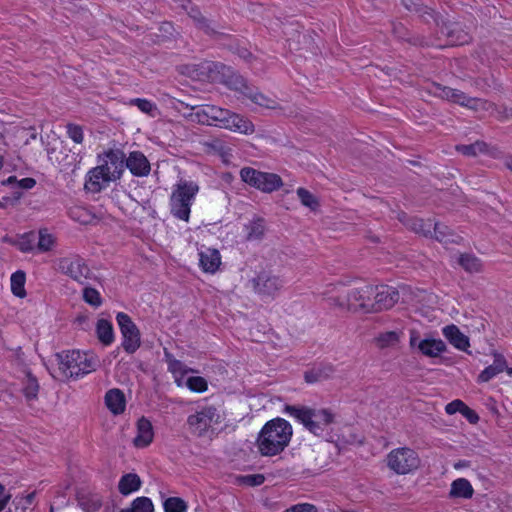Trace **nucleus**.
I'll use <instances>...</instances> for the list:
<instances>
[{
  "label": "nucleus",
  "instance_id": "774afa93",
  "mask_svg": "<svg viewBox=\"0 0 512 512\" xmlns=\"http://www.w3.org/2000/svg\"><path fill=\"white\" fill-rule=\"evenodd\" d=\"M506 165L510 170H512V161H508Z\"/></svg>",
  "mask_w": 512,
  "mask_h": 512
},
{
  "label": "nucleus",
  "instance_id": "ea45409f",
  "mask_svg": "<svg viewBox=\"0 0 512 512\" xmlns=\"http://www.w3.org/2000/svg\"><path fill=\"white\" fill-rule=\"evenodd\" d=\"M456 150L466 156H477L478 154L487 152V144L477 141L470 145H458Z\"/></svg>",
  "mask_w": 512,
  "mask_h": 512
},
{
  "label": "nucleus",
  "instance_id": "f704fd0d",
  "mask_svg": "<svg viewBox=\"0 0 512 512\" xmlns=\"http://www.w3.org/2000/svg\"><path fill=\"white\" fill-rule=\"evenodd\" d=\"M25 281L26 276L23 271H16L11 276V291L12 293L20 298L25 297L26 291H25Z\"/></svg>",
  "mask_w": 512,
  "mask_h": 512
},
{
  "label": "nucleus",
  "instance_id": "bb28decb",
  "mask_svg": "<svg viewBox=\"0 0 512 512\" xmlns=\"http://www.w3.org/2000/svg\"><path fill=\"white\" fill-rule=\"evenodd\" d=\"M142 481L136 473H127L121 476L118 482V491L123 496L138 491L141 488Z\"/></svg>",
  "mask_w": 512,
  "mask_h": 512
},
{
  "label": "nucleus",
  "instance_id": "423d86ee",
  "mask_svg": "<svg viewBox=\"0 0 512 512\" xmlns=\"http://www.w3.org/2000/svg\"><path fill=\"white\" fill-rule=\"evenodd\" d=\"M375 292L374 286L365 285L360 288H353L346 294L332 298V303L342 309L352 312L371 313L372 303H366V298Z\"/></svg>",
  "mask_w": 512,
  "mask_h": 512
},
{
  "label": "nucleus",
  "instance_id": "412c9836",
  "mask_svg": "<svg viewBox=\"0 0 512 512\" xmlns=\"http://www.w3.org/2000/svg\"><path fill=\"white\" fill-rule=\"evenodd\" d=\"M442 334L458 350L467 351L470 347L469 338L454 324L443 327Z\"/></svg>",
  "mask_w": 512,
  "mask_h": 512
},
{
  "label": "nucleus",
  "instance_id": "f03ea898",
  "mask_svg": "<svg viewBox=\"0 0 512 512\" xmlns=\"http://www.w3.org/2000/svg\"><path fill=\"white\" fill-rule=\"evenodd\" d=\"M206 69L210 72L219 71V69L223 70L224 79H220L214 75L209 76L210 79L212 81H223L228 87L241 92L246 98L250 99L256 105L268 109H276L278 107V103L275 99L262 94L256 88L248 86L242 76L233 73L223 64L209 63Z\"/></svg>",
  "mask_w": 512,
  "mask_h": 512
},
{
  "label": "nucleus",
  "instance_id": "69168bd1",
  "mask_svg": "<svg viewBox=\"0 0 512 512\" xmlns=\"http://www.w3.org/2000/svg\"><path fill=\"white\" fill-rule=\"evenodd\" d=\"M4 491H5V487H4V485H2L0 483V496H2L4 494Z\"/></svg>",
  "mask_w": 512,
  "mask_h": 512
},
{
  "label": "nucleus",
  "instance_id": "864d4df0",
  "mask_svg": "<svg viewBox=\"0 0 512 512\" xmlns=\"http://www.w3.org/2000/svg\"><path fill=\"white\" fill-rule=\"evenodd\" d=\"M464 405H465V403L459 399L453 400L452 402H450L446 405L445 411L449 415H453L457 412L461 413Z\"/></svg>",
  "mask_w": 512,
  "mask_h": 512
},
{
  "label": "nucleus",
  "instance_id": "3c124183",
  "mask_svg": "<svg viewBox=\"0 0 512 512\" xmlns=\"http://www.w3.org/2000/svg\"><path fill=\"white\" fill-rule=\"evenodd\" d=\"M35 493H29L26 496L16 497L14 500V505L16 510H21L24 512L34 501Z\"/></svg>",
  "mask_w": 512,
  "mask_h": 512
},
{
  "label": "nucleus",
  "instance_id": "4c0bfd02",
  "mask_svg": "<svg viewBox=\"0 0 512 512\" xmlns=\"http://www.w3.org/2000/svg\"><path fill=\"white\" fill-rule=\"evenodd\" d=\"M459 264L469 273H478L482 270L481 261L474 255H461L459 258Z\"/></svg>",
  "mask_w": 512,
  "mask_h": 512
},
{
  "label": "nucleus",
  "instance_id": "2eb2a0df",
  "mask_svg": "<svg viewBox=\"0 0 512 512\" xmlns=\"http://www.w3.org/2000/svg\"><path fill=\"white\" fill-rule=\"evenodd\" d=\"M125 154L119 149H110L100 156V166L113 178L115 181L119 179L124 171Z\"/></svg>",
  "mask_w": 512,
  "mask_h": 512
},
{
  "label": "nucleus",
  "instance_id": "6e6d98bb",
  "mask_svg": "<svg viewBox=\"0 0 512 512\" xmlns=\"http://www.w3.org/2000/svg\"><path fill=\"white\" fill-rule=\"evenodd\" d=\"M17 247L22 252L32 251L34 248L33 241L29 239V235L22 236L17 242Z\"/></svg>",
  "mask_w": 512,
  "mask_h": 512
},
{
  "label": "nucleus",
  "instance_id": "a19ab883",
  "mask_svg": "<svg viewBox=\"0 0 512 512\" xmlns=\"http://www.w3.org/2000/svg\"><path fill=\"white\" fill-rule=\"evenodd\" d=\"M375 341L379 348L393 347L399 342V334L395 331H386L379 334Z\"/></svg>",
  "mask_w": 512,
  "mask_h": 512
},
{
  "label": "nucleus",
  "instance_id": "9b49d317",
  "mask_svg": "<svg viewBox=\"0 0 512 512\" xmlns=\"http://www.w3.org/2000/svg\"><path fill=\"white\" fill-rule=\"evenodd\" d=\"M58 269L61 273L79 283H84L90 276L89 267L79 256L61 258L58 262Z\"/></svg>",
  "mask_w": 512,
  "mask_h": 512
},
{
  "label": "nucleus",
  "instance_id": "c9c22d12",
  "mask_svg": "<svg viewBox=\"0 0 512 512\" xmlns=\"http://www.w3.org/2000/svg\"><path fill=\"white\" fill-rule=\"evenodd\" d=\"M332 366L317 367L305 373V380L308 383H314L329 378L333 373Z\"/></svg>",
  "mask_w": 512,
  "mask_h": 512
},
{
  "label": "nucleus",
  "instance_id": "c85d7f7f",
  "mask_svg": "<svg viewBox=\"0 0 512 512\" xmlns=\"http://www.w3.org/2000/svg\"><path fill=\"white\" fill-rule=\"evenodd\" d=\"M96 334L98 340L105 346L114 341V331L112 323L106 319H99L96 324Z\"/></svg>",
  "mask_w": 512,
  "mask_h": 512
},
{
  "label": "nucleus",
  "instance_id": "393cba45",
  "mask_svg": "<svg viewBox=\"0 0 512 512\" xmlns=\"http://www.w3.org/2000/svg\"><path fill=\"white\" fill-rule=\"evenodd\" d=\"M507 371L509 375H512V368H508L506 360L501 355H496L493 364L486 367L478 376L479 382H488L499 373Z\"/></svg>",
  "mask_w": 512,
  "mask_h": 512
},
{
  "label": "nucleus",
  "instance_id": "de8ad7c7",
  "mask_svg": "<svg viewBox=\"0 0 512 512\" xmlns=\"http://www.w3.org/2000/svg\"><path fill=\"white\" fill-rule=\"evenodd\" d=\"M297 195H298V198L300 199L302 205L310 208L313 211L318 208L319 202H318L317 198L307 189L298 188Z\"/></svg>",
  "mask_w": 512,
  "mask_h": 512
},
{
  "label": "nucleus",
  "instance_id": "72a5a7b5",
  "mask_svg": "<svg viewBox=\"0 0 512 512\" xmlns=\"http://www.w3.org/2000/svg\"><path fill=\"white\" fill-rule=\"evenodd\" d=\"M439 242L443 243H456L459 236H456L444 224L433 223L432 234Z\"/></svg>",
  "mask_w": 512,
  "mask_h": 512
},
{
  "label": "nucleus",
  "instance_id": "8fccbe9b",
  "mask_svg": "<svg viewBox=\"0 0 512 512\" xmlns=\"http://www.w3.org/2000/svg\"><path fill=\"white\" fill-rule=\"evenodd\" d=\"M83 298L86 303L94 307H98L102 303L100 293L94 288L86 287L83 291Z\"/></svg>",
  "mask_w": 512,
  "mask_h": 512
},
{
  "label": "nucleus",
  "instance_id": "39448f33",
  "mask_svg": "<svg viewBox=\"0 0 512 512\" xmlns=\"http://www.w3.org/2000/svg\"><path fill=\"white\" fill-rule=\"evenodd\" d=\"M199 189L197 182L186 179H180L173 185L170 196V211L175 218L185 222L189 221L191 206Z\"/></svg>",
  "mask_w": 512,
  "mask_h": 512
},
{
  "label": "nucleus",
  "instance_id": "13d9d810",
  "mask_svg": "<svg viewBox=\"0 0 512 512\" xmlns=\"http://www.w3.org/2000/svg\"><path fill=\"white\" fill-rule=\"evenodd\" d=\"M493 114L502 120H509L512 119V108L495 106Z\"/></svg>",
  "mask_w": 512,
  "mask_h": 512
},
{
  "label": "nucleus",
  "instance_id": "dca6fc26",
  "mask_svg": "<svg viewBox=\"0 0 512 512\" xmlns=\"http://www.w3.org/2000/svg\"><path fill=\"white\" fill-rule=\"evenodd\" d=\"M371 313H377L392 308L399 299L397 290L393 287L382 285L374 287Z\"/></svg>",
  "mask_w": 512,
  "mask_h": 512
},
{
  "label": "nucleus",
  "instance_id": "e433bc0d",
  "mask_svg": "<svg viewBox=\"0 0 512 512\" xmlns=\"http://www.w3.org/2000/svg\"><path fill=\"white\" fill-rule=\"evenodd\" d=\"M121 512H154V506L150 498L142 496L134 499L131 507Z\"/></svg>",
  "mask_w": 512,
  "mask_h": 512
},
{
  "label": "nucleus",
  "instance_id": "6ab92c4d",
  "mask_svg": "<svg viewBox=\"0 0 512 512\" xmlns=\"http://www.w3.org/2000/svg\"><path fill=\"white\" fill-rule=\"evenodd\" d=\"M429 92L436 97L459 104L461 106L464 105L467 96L462 91L442 86L438 83H432L429 87Z\"/></svg>",
  "mask_w": 512,
  "mask_h": 512
},
{
  "label": "nucleus",
  "instance_id": "c03bdc74",
  "mask_svg": "<svg viewBox=\"0 0 512 512\" xmlns=\"http://www.w3.org/2000/svg\"><path fill=\"white\" fill-rule=\"evenodd\" d=\"M39 385L35 377L29 372L26 373L23 392L28 400H33L37 397Z\"/></svg>",
  "mask_w": 512,
  "mask_h": 512
},
{
  "label": "nucleus",
  "instance_id": "0eeeda50",
  "mask_svg": "<svg viewBox=\"0 0 512 512\" xmlns=\"http://www.w3.org/2000/svg\"><path fill=\"white\" fill-rule=\"evenodd\" d=\"M222 422V416L218 409L212 405L199 408L187 418V425L192 433L201 437L209 431L216 430Z\"/></svg>",
  "mask_w": 512,
  "mask_h": 512
},
{
  "label": "nucleus",
  "instance_id": "4468645a",
  "mask_svg": "<svg viewBox=\"0 0 512 512\" xmlns=\"http://www.w3.org/2000/svg\"><path fill=\"white\" fill-rule=\"evenodd\" d=\"M222 114L223 108L205 105L192 107V111L186 115V118L193 123L218 126Z\"/></svg>",
  "mask_w": 512,
  "mask_h": 512
},
{
  "label": "nucleus",
  "instance_id": "1a4fd4ad",
  "mask_svg": "<svg viewBox=\"0 0 512 512\" xmlns=\"http://www.w3.org/2000/svg\"><path fill=\"white\" fill-rule=\"evenodd\" d=\"M116 320L123 337V349L129 354L134 353L141 344L139 329L132 321L131 317L124 312H119L116 315Z\"/></svg>",
  "mask_w": 512,
  "mask_h": 512
},
{
  "label": "nucleus",
  "instance_id": "7c9ffc66",
  "mask_svg": "<svg viewBox=\"0 0 512 512\" xmlns=\"http://www.w3.org/2000/svg\"><path fill=\"white\" fill-rule=\"evenodd\" d=\"M282 184V180L277 174L262 172L261 182L258 189L263 192L270 193L279 189Z\"/></svg>",
  "mask_w": 512,
  "mask_h": 512
},
{
  "label": "nucleus",
  "instance_id": "c756f323",
  "mask_svg": "<svg viewBox=\"0 0 512 512\" xmlns=\"http://www.w3.org/2000/svg\"><path fill=\"white\" fill-rule=\"evenodd\" d=\"M247 241H260L265 235V224L262 219L249 222L244 226Z\"/></svg>",
  "mask_w": 512,
  "mask_h": 512
},
{
  "label": "nucleus",
  "instance_id": "f3484780",
  "mask_svg": "<svg viewBox=\"0 0 512 512\" xmlns=\"http://www.w3.org/2000/svg\"><path fill=\"white\" fill-rule=\"evenodd\" d=\"M112 181H115L100 165L92 168L86 175L85 189L98 193L108 186Z\"/></svg>",
  "mask_w": 512,
  "mask_h": 512
},
{
  "label": "nucleus",
  "instance_id": "473e14b6",
  "mask_svg": "<svg viewBox=\"0 0 512 512\" xmlns=\"http://www.w3.org/2000/svg\"><path fill=\"white\" fill-rule=\"evenodd\" d=\"M463 107H467L476 112H488L490 114L494 113L495 105L480 98H471L466 96Z\"/></svg>",
  "mask_w": 512,
  "mask_h": 512
},
{
  "label": "nucleus",
  "instance_id": "b1692460",
  "mask_svg": "<svg viewBox=\"0 0 512 512\" xmlns=\"http://www.w3.org/2000/svg\"><path fill=\"white\" fill-rule=\"evenodd\" d=\"M398 219L418 234L423 236L432 235L433 222L430 219L408 218L403 212L398 214Z\"/></svg>",
  "mask_w": 512,
  "mask_h": 512
},
{
  "label": "nucleus",
  "instance_id": "6e6552de",
  "mask_svg": "<svg viewBox=\"0 0 512 512\" xmlns=\"http://www.w3.org/2000/svg\"><path fill=\"white\" fill-rule=\"evenodd\" d=\"M387 467L398 475H405L420 466L416 451L409 447H400L390 451L386 457Z\"/></svg>",
  "mask_w": 512,
  "mask_h": 512
},
{
  "label": "nucleus",
  "instance_id": "37998d69",
  "mask_svg": "<svg viewBox=\"0 0 512 512\" xmlns=\"http://www.w3.org/2000/svg\"><path fill=\"white\" fill-rule=\"evenodd\" d=\"M190 2L187 1V5L182 4V7L187 11L188 15L193 18L198 24L201 29H203L207 34H213L215 31L212 27H210V24L204 20L201 17V13L198 11V9L190 7Z\"/></svg>",
  "mask_w": 512,
  "mask_h": 512
},
{
  "label": "nucleus",
  "instance_id": "bf43d9fd",
  "mask_svg": "<svg viewBox=\"0 0 512 512\" xmlns=\"http://www.w3.org/2000/svg\"><path fill=\"white\" fill-rule=\"evenodd\" d=\"M461 414L470 422V423H476L479 419L476 412L472 409H470L466 404L462 408Z\"/></svg>",
  "mask_w": 512,
  "mask_h": 512
},
{
  "label": "nucleus",
  "instance_id": "a878e982",
  "mask_svg": "<svg viewBox=\"0 0 512 512\" xmlns=\"http://www.w3.org/2000/svg\"><path fill=\"white\" fill-rule=\"evenodd\" d=\"M152 424L146 418H141L137 422V435L134 438V445L139 448L148 446L153 440Z\"/></svg>",
  "mask_w": 512,
  "mask_h": 512
},
{
  "label": "nucleus",
  "instance_id": "603ef678",
  "mask_svg": "<svg viewBox=\"0 0 512 512\" xmlns=\"http://www.w3.org/2000/svg\"><path fill=\"white\" fill-rule=\"evenodd\" d=\"M67 134L70 139H72L75 143L80 144L83 142L84 135L82 127L76 124H68L67 125Z\"/></svg>",
  "mask_w": 512,
  "mask_h": 512
},
{
  "label": "nucleus",
  "instance_id": "0e129e2a",
  "mask_svg": "<svg viewBox=\"0 0 512 512\" xmlns=\"http://www.w3.org/2000/svg\"><path fill=\"white\" fill-rule=\"evenodd\" d=\"M16 181V177L14 176H10L8 179H7V182L10 184L12 182H15Z\"/></svg>",
  "mask_w": 512,
  "mask_h": 512
},
{
  "label": "nucleus",
  "instance_id": "aec40b11",
  "mask_svg": "<svg viewBox=\"0 0 512 512\" xmlns=\"http://www.w3.org/2000/svg\"><path fill=\"white\" fill-rule=\"evenodd\" d=\"M198 255L199 265L204 272L213 274L218 270L221 264V256L218 250L204 248L199 251Z\"/></svg>",
  "mask_w": 512,
  "mask_h": 512
},
{
  "label": "nucleus",
  "instance_id": "5fc2aeb1",
  "mask_svg": "<svg viewBox=\"0 0 512 512\" xmlns=\"http://www.w3.org/2000/svg\"><path fill=\"white\" fill-rule=\"evenodd\" d=\"M291 512H318L315 505L310 503H299L290 507Z\"/></svg>",
  "mask_w": 512,
  "mask_h": 512
},
{
  "label": "nucleus",
  "instance_id": "f257e3e1",
  "mask_svg": "<svg viewBox=\"0 0 512 512\" xmlns=\"http://www.w3.org/2000/svg\"><path fill=\"white\" fill-rule=\"evenodd\" d=\"M293 434L291 424L282 418L268 421L257 438V447L263 456H275L289 444Z\"/></svg>",
  "mask_w": 512,
  "mask_h": 512
},
{
  "label": "nucleus",
  "instance_id": "a211bd4d",
  "mask_svg": "<svg viewBox=\"0 0 512 512\" xmlns=\"http://www.w3.org/2000/svg\"><path fill=\"white\" fill-rule=\"evenodd\" d=\"M125 165L130 172L138 177L147 176L150 173V163L142 152L133 151L125 157Z\"/></svg>",
  "mask_w": 512,
  "mask_h": 512
},
{
  "label": "nucleus",
  "instance_id": "79ce46f5",
  "mask_svg": "<svg viewBox=\"0 0 512 512\" xmlns=\"http://www.w3.org/2000/svg\"><path fill=\"white\" fill-rule=\"evenodd\" d=\"M130 104L137 106L140 111L150 117H156L159 115L156 104L147 99L135 98L130 101Z\"/></svg>",
  "mask_w": 512,
  "mask_h": 512
},
{
  "label": "nucleus",
  "instance_id": "cd10ccee",
  "mask_svg": "<svg viewBox=\"0 0 512 512\" xmlns=\"http://www.w3.org/2000/svg\"><path fill=\"white\" fill-rule=\"evenodd\" d=\"M474 494V489L470 482L465 478H458L451 484L450 496L453 498L470 499Z\"/></svg>",
  "mask_w": 512,
  "mask_h": 512
},
{
  "label": "nucleus",
  "instance_id": "2f4dec72",
  "mask_svg": "<svg viewBox=\"0 0 512 512\" xmlns=\"http://www.w3.org/2000/svg\"><path fill=\"white\" fill-rule=\"evenodd\" d=\"M165 361L168 365V371L171 372L175 378L183 377L191 371L183 362L174 358L167 350H165Z\"/></svg>",
  "mask_w": 512,
  "mask_h": 512
},
{
  "label": "nucleus",
  "instance_id": "a18cd8bd",
  "mask_svg": "<svg viewBox=\"0 0 512 512\" xmlns=\"http://www.w3.org/2000/svg\"><path fill=\"white\" fill-rule=\"evenodd\" d=\"M165 512H186L187 504L179 497L167 498L163 503Z\"/></svg>",
  "mask_w": 512,
  "mask_h": 512
},
{
  "label": "nucleus",
  "instance_id": "09e8293b",
  "mask_svg": "<svg viewBox=\"0 0 512 512\" xmlns=\"http://www.w3.org/2000/svg\"><path fill=\"white\" fill-rule=\"evenodd\" d=\"M187 387L194 392H205L208 388L207 381L200 376L189 377L186 382Z\"/></svg>",
  "mask_w": 512,
  "mask_h": 512
},
{
  "label": "nucleus",
  "instance_id": "f8f14e48",
  "mask_svg": "<svg viewBox=\"0 0 512 512\" xmlns=\"http://www.w3.org/2000/svg\"><path fill=\"white\" fill-rule=\"evenodd\" d=\"M253 290L262 297H274L283 287V280L270 272H261L250 281Z\"/></svg>",
  "mask_w": 512,
  "mask_h": 512
},
{
  "label": "nucleus",
  "instance_id": "4d7b16f0",
  "mask_svg": "<svg viewBox=\"0 0 512 512\" xmlns=\"http://www.w3.org/2000/svg\"><path fill=\"white\" fill-rule=\"evenodd\" d=\"M249 486H259L264 483L265 477L262 474L247 475L243 478Z\"/></svg>",
  "mask_w": 512,
  "mask_h": 512
},
{
  "label": "nucleus",
  "instance_id": "20e7f679",
  "mask_svg": "<svg viewBox=\"0 0 512 512\" xmlns=\"http://www.w3.org/2000/svg\"><path fill=\"white\" fill-rule=\"evenodd\" d=\"M284 411L300 422L315 436H323L334 422V414L329 409H313L307 406L286 405Z\"/></svg>",
  "mask_w": 512,
  "mask_h": 512
},
{
  "label": "nucleus",
  "instance_id": "5701e85b",
  "mask_svg": "<svg viewBox=\"0 0 512 512\" xmlns=\"http://www.w3.org/2000/svg\"><path fill=\"white\" fill-rule=\"evenodd\" d=\"M441 33L447 37V44L452 46L463 45L470 40L468 33L455 23L442 27Z\"/></svg>",
  "mask_w": 512,
  "mask_h": 512
},
{
  "label": "nucleus",
  "instance_id": "4be33fe9",
  "mask_svg": "<svg viewBox=\"0 0 512 512\" xmlns=\"http://www.w3.org/2000/svg\"><path fill=\"white\" fill-rule=\"evenodd\" d=\"M105 405L114 415L122 414L126 407L124 393L117 388L110 389L105 394Z\"/></svg>",
  "mask_w": 512,
  "mask_h": 512
},
{
  "label": "nucleus",
  "instance_id": "680f3d73",
  "mask_svg": "<svg viewBox=\"0 0 512 512\" xmlns=\"http://www.w3.org/2000/svg\"><path fill=\"white\" fill-rule=\"evenodd\" d=\"M35 184L36 182L33 178H23L18 182V185L23 189H31Z\"/></svg>",
  "mask_w": 512,
  "mask_h": 512
},
{
  "label": "nucleus",
  "instance_id": "e2e57ef3",
  "mask_svg": "<svg viewBox=\"0 0 512 512\" xmlns=\"http://www.w3.org/2000/svg\"><path fill=\"white\" fill-rule=\"evenodd\" d=\"M10 499H11L10 494H7V495L3 496L2 498H0V512L4 510V508L10 501Z\"/></svg>",
  "mask_w": 512,
  "mask_h": 512
},
{
  "label": "nucleus",
  "instance_id": "7ed1b4c3",
  "mask_svg": "<svg viewBox=\"0 0 512 512\" xmlns=\"http://www.w3.org/2000/svg\"><path fill=\"white\" fill-rule=\"evenodd\" d=\"M56 357L58 372L54 377L61 380L83 376L97 367V360L93 355L79 350L64 351L58 353Z\"/></svg>",
  "mask_w": 512,
  "mask_h": 512
},
{
  "label": "nucleus",
  "instance_id": "052dcab7",
  "mask_svg": "<svg viewBox=\"0 0 512 512\" xmlns=\"http://www.w3.org/2000/svg\"><path fill=\"white\" fill-rule=\"evenodd\" d=\"M81 505L83 506L85 511L94 512L101 507V501L99 499H95L88 506H86L84 502H81Z\"/></svg>",
  "mask_w": 512,
  "mask_h": 512
},
{
  "label": "nucleus",
  "instance_id": "49530a36",
  "mask_svg": "<svg viewBox=\"0 0 512 512\" xmlns=\"http://www.w3.org/2000/svg\"><path fill=\"white\" fill-rule=\"evenodd\" d=\"M55 245V237L48 233L47 230L39 231V238L37 243V249L40 252H48Z\"/></svg>",
  "mask_w": 512,
  "mask_h": 512
},
{
  "label": "nucleus",
  "instance_id": "9d476101",
  "mask_svg": "<svg viewBox=\"0 0 512 512\" xmlns=\"http://www.w3.org/2000/svg\"><path fill=\"white\" fill-rule=\"evenodd\" d=\"M409 345L411 348H417L422 355L430 358L439 357L447 349L446 344L441 339H421L416 330L410 331Z\"/></svg>",
  "mask_w": 512,
  "mask_h": 512
},
{
  "label": "nucleus",
  "instance_id": "338daca9",
  "mask_svg": "<svg viewBox=\"0 0 512 512\" xmlns=\"http://www.w3.org/2000/svg\"><path fill=\"white\" fill-rule=\"evenodd\" d=\"M366 303H373V296H369V298H366Z\"/></svg>",
  "mask_w": 512,
  "mask_h": 512
},
{
  "label": "nucleus",
  "instance_id": "ddd939ff",
  "mask_svg": "<svg viewBox=\"0 0 512 512\" xmlns=\"http://www.w3.org/2000/svg\"><path fill=\"white\" fill-rule=\"evenodd\" d=\"M218 127L228 129L232 132L250 135L255 132V126L248 118L243 115L223 109Z\"/></svg>",
  "mask_w": 512,
  "mask_h": 512
},
{
  "label": "nucleus",
  "instance_id": "58836bf2",
  "mask_svg": "<svg viewBox=\"0 0 512 512\" xmlns=\"http://www.w3.org/2000/svg\"><path fill=\"white\" fill-rule=\"evenodd\" d=\"M240 177L242 181L258 189L261 182L262 172L250 167H245L241 169Z\"/></svg>",
  "mask_w": 512,
  "mask_h": 512
}]
</instances>
